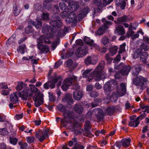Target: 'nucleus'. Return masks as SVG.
Segmentation results:
<instances>
[{"instance_id":"774afa93","label":"nucleus","mask_w":149,"mask_h":149,"mask_svg":"<svg viewBox=\"0 0 149 149\" xmlns=\"http://www.w3.org/2000/svg\"><path fill=\"white\" fill-rule=\"evenodd\" d=\"M48 94L50 100L52 101H53L54 99V97L53 95V93H51L50 92H49Z\"/></svg>"},{"instance_id":"f03ea898","label":"nucleus","mask_w":149,"mask_h":149,"mask_svg":"<svg viewBox=\"0 0 149 149\" xmlns=\"http://www.w3.org/2000/svg\"><path fill=\"white\" fill-rule=\"evenodd\" d=\"M50 24L53 27L52 29L50 26L45 25L42 28V32L43 33L47 34L45 36L43 35L45 38L53 37L54 35L59 36L63 32V30L60 29L62 26V23L60 20H54L50 22Z\"/></svg>"},{"instance_id":"c03bdc74","label":"nucleus","mask_w":149,"mask_h":149,"mask_svg":"<svg viewBox=\"0 0 149 149\" xmlns=\"http://www.w3.org/2000/svg\"><path fill=\"white\" fill-rule=\"evenodd\" d=\"M126 46V44L125 43H124L123 44L121 45L119 51V53L120 54L124 52L125 50V47Z\"/></svg>"},{"instance_id":"9b49d317","label":"nucleus","mask_w":149,"mask_h":149,"mask_svg":"<svg viewBox=\"0 0 149 149\" xmlns=\"http://www.w3.org/2000/svg\"><path fill=\"white\" fill-rule=\"evenodd\" d=\"M149 44L143 43L140 46V48L136 49L134 52V54L133 55V58H138L140 54L142 53V49H143L145 51H148L149 49Z\"/></svg>"},{"instance_id":"680f3d73","label":"nucleus","mask_w":149,"mask_h":149,"mask_svg":"<svg viewBox=\"0 0 149 149\" xmlns=\"http://www.w3.org/2000/svg\"><path fill=\"white\" fill-rule=\"evenodd\" d=\"M110 55V54H109V52L106 54V60L108 61L109 63L111 62L112 61V59L110 57H109V55Z\"/></svg>"},{"instance_id":"864d4df0","label":"nucleus","mask_w":149,"mask_h":149,"mask_svg":"<svg viewBox=\"0 0 149 149\" xmlns=\"http://www.w3.org/2000/svg\"><path fill=\"white\" fill-rule=\"evenodd\" d=\"M100 102L98 101L97 99H96L94 102L91 103V104L93 108L98 106L100 103Z\"/></svg>"},{"instance_id":"58836bf2","label":"nucleus","mask_w":149,"mask_h":149,"mask_svg":"<svg viewBox=\"0 0 149 149\" xmlns=\"http://www.w3.org/2000/svg\"><path fill=\"white\" fill-rule=\"evenodd\" d=\"M118 19V21L121 22H127L130 20L129 17L126 16L120 17Z\"/></svg>"},{"instance_id":"5fc2aeb1","label":"nucleus","mask_w":149,"mask_h":149,"mask_svg":"<svg viewBox=\"0 0 149 149\" xmlns=\"http://www.w3.org/2000/svg\"><path fill=\"white\" fill-rule=\"evenodd\" d=\"M59 44V42L58 41H56L52 42L51 45L52 50H54Z\"/></svg>"},{"instance_id":"de8ad7c7","label":"nucleus","mask_w":149,"mask_h":149,"mask_svg":"<svg viewBox=\"0 0 149 149\" xmlns=\"http://www.w3.org/2000/svg\"><path fill=\"white\" fill-rule=\"evenodd\" d=\"M85 130H90L91 128L90 122L88 121L85 122L84 125Z\"/></svg>"},{"instance_id":"5701e85b","label":"nucleus","mask_w":149,"mask_h":149,"mask_svg":"<svg viewBox=\"0 0 149 149\" xmlns=\"http://www.w3.org/2000/svg\"><path fill=\"white\" fill-rule=\"evenodd\" d=\"M137 25L138 24L136 23H134L131 24L126 34V36L127 37H129L133 35L134 33V32L132 31V29L135 30Z\"/></svg>"},{"instance_id":"7c9ffc66","label":"nucleus","mask_w":149,"mask_h":149,"mask_svg":"<svg viewBox=\"0 0 149 149\" xmlns=\"http://www.w3.org/2000/svg\"><path fill=\"white\" fill-rule=\"evenodd\" d=\"M89 12V8L88 7L84 8L82 10L79 16L81 18L86 15Z\"/></svg>"},{"instance_id":"f257e3e1","label":"nucleus","mask_w":149,"mask_h":149,"mask_svg":"<svg viewBox=\"0 0 149 149\" xmlns=\"http://www.w3.org/2000/svg\"><path fill=\"white\" fill-rule=\"evenodd\" d=\"M104 65V62L100 63L93 72L91 73H89L92 70V69H88L86 70L82 74L83 77H88L86 80L88 81H90L91 80L93 79H94L96 81H98L105 79L106 74L105 72L103 70Z\"/></svg>"},{"instance_id":"f3484780","label":"nucleus","mask_w":149,"mask_h":149,"mask_svg":"<svg viewBox=\"0 0 149 149\" xmlns=\"http://www.w3.org/2000/svg\"><path fill=\"white\" fill-rule=\"evenodd\" d=\"M48 134V131L45 130L43 132L39 131L36 133V137L40 142L43 141L47 137Z\"/></svg>"},{"instance_id":"e433bc0d","label":"nucleus","mask_w":149,"mask_h":149,"mask_svg":"<svg viewBox=\"0 0 149 149\" xmlns=\"http://www.w3.org/2000/svg\"><path fill=\"white\" fill-rule=\"evenodd\" d=\"M114 109L115 108L113 106L108 107L105 110V113H107L110 115H112L114 112Z\"/></svg>"},{"instance_id":"0e129e2a","label":"nucleus","mask_w":149,"mask_h":149,"mask_svg":"<svg viewBox=\"0 0 149 149\" xmlns=\"http://www.w3.org/2000/svg\"><path fill=\"white\" fill-rule=\"evenodd\" d=\"M62 63V62L61 61H58L55 63L54 66V68H58Z\"/></svg>"},{"instance_id":"72a5a7b5","label":"nucleus","mask_w":149,"mask_h":149,"mask_svg":"<svg viewBox=\"0 0 149 149\" xmlns=\"http://www.w3.org/2000/svg\"><path fill=\"white\" fill-rule=\"evenodd\" d=\"M59 6L61 10H70V8H71V6H70L69 5V8H67L64 2H61L59 4ZM74 6H72V7H73Z\"/></svg>"},{"instance_id":"1a4fd4ad","label":"nucleus","mask_w":149,"mask_h":149,"mask_svg":"<svg viewBox=\"0 0 149 149\" xmlns=\"http://www.w3.org/2000/svg\"><path fill=\"white\" fill-rule=\"evenodd\" d=\"M131 139L130 138H125L123 139L120 142H117L113 146H111V149H116V147L118 149H120L121 146L125 148L127 147L130 146Z\"/></svg>"},{"instance_id":"e2e57ef3","label":"nucleus","mask_w":149,"mask_h":149,"mask_svg":"<svg viewBox=\"0 0 149 149\" xmlns=\"http://www.w3.org/2000/svg\"><path fill=\"white\" fill-rule=\"evenodd\" d=\"M94 1L95 3L98 6H100L102 4L101 0H94Z\"/></svg>"},{"instance_id":"20e7f679","label":"nucleus","mask_w":149,"mask_h":149,"mask_svg":"<svg viewBox=\"0 0 149 149\" xmlns=\"http://www.w3.org/2000/svg\"><path fill=\"white\" fill-rule=\"evenodd\" d=\"M37 42L38 48L42 53H46L48 52L49 49L48 46L43 45V43L44 42L46 44H50L51 42L49 38H45L44 36H41L37 39Z\"/></svg>"},{"instance_id":"338daca9","label":"nucleus","mask_w":149,"mask_h":149,"mask_svg":"<svg viewBox=\"0 0 149 149\" xmlns=\"http://www.w3.org/2000/svg\"><path fill=\"white\" fill-rule=\"evenodd\" d=\"M90 95L91 97H95L98 96V93L96 92L92 91L91 92Z\"/></svg>"},{"instance_id":"473e14b6","label":"nucleus","mask_w":149,"mask_h":149,"mask_svg":"<svg viewBox=\"0 0 149 149\" xmlns=\"http://www.w3.org/2000/svg\"><path fill=\"white\" fill-rule=\"evenodd\" d=\"M74 109L75 111L77 113H81L83 111V108L79 104H77L75 105Z\"/></svg>"},{"instance_id":"79ce46f5","label":"nucleus","mask_w":149,"mask_h":149,"mask_svg":"<svg viewBox=\"0 0 149 149\" xmlns=\"http://www.w3.org/2000/svg\"><path fill=\"white\" fill-rule=\"evenodd\" d=\"M109 42V40L108 38L106 37H103L101 40L102 43L104 44V45L107 44Z\"/></svg>"},{"instance_id":"49530a36","label":"nucleus","mask_w":149,"mask_h":149,"mask_svg":"<svg viewBox=\"0 0 149 149\" xmlns=\"http://www.w3.org/2000/svg\"><path fill=\"white\" fill-rule=\"evenodd\" d=\"M70 10H64L61 13V17L63 18L65 17L69 13Z\"/></svg>"},{"instance_id":"a19ab883","label":"nucleus","mask_w":149,"mask_h":149,"mask_svg":"<svg viewBox=\"0 0 149 149\" xmlns=\"http://www.w3.org/2000/svg\"><path fill=\"white\" fill-rule=\"evenodd\" d=\"M13 13L14 15L17 16L18 15L20 12V9L18 7L15 6L13 8Z\"/></svg>"},{"instance_id":"c9c22d12","label":"nucleus","mask_w":149,"mask_h":149,"mask_svg":"<svg viewBox=\"0 0 149 149\" xmlns=\"http://www.w3.org/2000/svg\"><path fill=\"white\" fill-rule=\"evenodd\" d=\"M53 0H45L43 2V5L45 8L48 9L49 10L51 8V6L50 2H52Z\"/></svg>"},{"instance_id":"a211bd4d","label":"nucleus","mask_w":149,"mask_h":149,"mask_svg":"<svg viewBox=\"0 0 149 149\" xmlns=\"http://www.w3.org/2000/svg\"><path fill=\"white\" fill-rule=\"evenodd\" d=\"M97 57L96 55L88 56L85 60V62L86 65L94 64L98 61Z\"/></svg>"},{"instance_id":"dca6fc26","label":"nucleus","mask_w":149,"mask_h":149,"mask_svg":"<svg viewBox=\"0 0 149 149\" xmlns=\"http://www.w3.org/2000/svg\"><path fill=\"white\" fill-rule=\"evenodd\" d=\"M35 106L38 107L43 103V99L42 96L39 94L36 93L33 97Z\"/></svg>"},{"instance_id":"4468645a","label":"nucleus","mask_w":149,"mask_h":149,"mask_svg":"<svg viewBox=\"0 0 149 149\" xmlns=\"http://www.w3.org/2000/svg\"><path fill=\"white\" fill-rule=\"evenodd\" d=\"M124 64L121 63L118 65L115 66V68L116 69H119L122 68L120 71L121 74L123 75H128L131 70V68L130 66L125 65L124 66Z\"/></svg>"},{"instance_id":"393cba45","label":"nucleus","mask_w":149,"mask_h":149,"mask_svg":"<svg viewBox=\"0 0 149 149\" xmlns=\"http://www.w3.org/2000/svg\"><path fill=\"white\" fill-rule=\"evenodd\" d=\"M140 119H142V116H138L134 120H131L129 123V125L130 126H132L134 127H137L139 124L140 123Z\"/></svg>"},{"instance_id":"c756f323","label":"nucleus","mask_w":149,"mask_h":149,"mask_svg":"<svg viewBox=\"0 0 149 149\" xmlns=\"http://www.w3.org/2000/svg\"><path fill=\"white\" fill-rule=\"evenodd\" d=\"M63 102H67L68 104H70L73 103V100L71 96L70 95H66L62 99Z\"/></svg>"},{"instance_id":"8fccbe9b","label":"nucleus","mask_w":149,"mask_h":149,"mask_svg":"<svg viewBox=\"0 0 149 149\" xmlns=\"http://www.w3.org/2000/svg\"><path fill=\"white\" fill-rule=\"evenodd\" d=\"M18 144L20 146V148L21 149H25L28 146L27 144L26 143H22L19 142Z\"/></svg>"},{"instance_id":"2eb2a0df","label":"nucleus","mask_w":149,"mask_h":149,"mask_svg":"<svg viewBox=\"0 0 149 149\" xmlns=\"http://www.w3.org/2000/svg\"><path fill=\"white\" fill-rule=\"evenodd\" d=\"M88 49L86 46L79 48L75 52V54L78 57H80L86 55L88 53Z\"/></svg>"},{"instance_id":"37998d69","label":"nucleus","mask_w":149,"mask_h":149,"mask_svg":"<svg viewBox=\"0 0 149 149\" xmlns=\"http://www.w3.org/2000/svg\"><path fill=\"white\" fill-rule=\"evenodd\" d=\"M25 85L22 82H19L18 83V85L16 87V89L17 91H21L23 88V86Z\"/></svg>"},{"instance_id":"7ed1b4c3","label":"nucleus","mask_w":149,"mask_h":149,"mask_svg":"<svg viewBox=\"0 0 149 149\" xmlns=\"http://www.w3.org/2000/svg\"><path fill=\"white\" fill-rule=\"evenodd\" d=\"M58 110L61 112H63L64 118L61 119L62 125L63 126L66 125V123H68L72 119L74 116V113L73 112H70L67 110L65 107L62 104H60L57 106Z\"/></svg>"},{"instance_id":"0eeeda50","label":"nucleus","mask_w":149,"mask_h":149,"mask_svg":"<svg viewBox=\"0 0 149 149\" xmlns=\"http://www.w3.org/2000/svg\"><path fill=\"white\" fill-rule=\"evenodd\" d=\"M148 82V81L146 78L141 76L136 77L134 80V84L141 90H143L145 88Z\"/></svg>"},{"instance_id":"4be33fe9","label":"nucleus","mask_w":149,"mask_h":149,"mask_svg":"<svg viewBox=\"0 0 149 149\" xmlns=\"http://www.w3.org/2000/svg\"><path fill=\"white\" fill-rule=\"evenodd\" d=\"M84 41L85 42L90 45L91 47V49L94 48L95 49H98L99 46L96 43H93V41L92 39H91L89 37H86L84 38Z\"/></svg>"},{"instance_id":"423d86ee","label":"nucleus","mask_w":149,"mask_h":149,"mask_svg":"<svg viewBox=\"0 0 149 149\" xmlns=\"http://www.w3.org/2000/svg\"><path fill=\"white\" fill-rule=\"evenodd\" d=\"M30 90L28 88H26L22 91L19 92V94L22 93V95L21 96L22 99L26 100L28 97H31L33 95V94L36 93L38 91V89L34 85L30 84Z\"/></svg>"},{"instance_id":"9d476101","label":"nucleus","mask_w":149,"mask_h":149,"mask_svg":"<svg viewBox=\"0 0 149 149\" xmlns=\"http://www.w3.org/2000/svg\"><path fill=\"white\" fill-rule=\"evenodd\" d=\"M102 21L104 23V25L100 27L95 32L96 36H100L102 35L104 32L107 29L109 26L111 25L112 23L111 22L106 20L104 18L102 19Z\"/></svg>"},{"instance_id":"ea45409f","label":"nucleus","mask_w":149,"mask_h":149,"mask_svg":"<svg viewBox=\"0 0 149 149\" xmlns=\"http://www.w3.org/2000/svg\"><path fill=\"white\" fill-rule=\"evenodd\" d=\"M16 35L14 34L8 39L6 43L8 44H10L15 41Z\"/></svg>"},{"instance_id":"603ef678","label":"nucleus","mask_w":149,"mask_h":149,"mask_svg":"<svg viewBox=\"0 0 149 149\" xmlns=\"http://www.w3.org/2000/svg\"><path fill=\"white\" fill-rule=\"evenodd\" d=\"M17 139L14 138H10V142L13 145H15L17 142Z\"/></svg>"},{"instance_id":"3c124183","label":"nucleus","mask_w":149,"mask_h":149,"mask_svg":"<svg viewBox=\"0 0 149 149\" xmlns=\"http://www.w3.org/2000/svg\"><path fill=\"white\" fill-rule=\"evenodd\" d=\"M42 19L46 21L49 20V15L48 13H43L41 16Z\"/></svg>"},{"instance_id":"a878e982","label":"nucleus","mask_w":149,"mask_h":149,"mask_svg":"<svg viewBox=\"0 0 149 149\" xmlns=\"http://www.w3.org/2000/svg\"><path fill=\"white\" fill-rule=\"evenodd\" d=\"M115 33L118 35H122L125 33V31L124 28L123 26H118L116 28Z\"/></svg>"},{"instance_id":"f8f14e48","label":"nucleus","mask_w":149,"mask_h":149,"mask_svg":"<svg viewBox=\"0 0 149 149\" xmlns=\"http://www.w3.org/2000/svg\"><path fill=\"white\" fill-rule=\"evenodd\" d=\"M74 7H71L70 10L69 15L66 19V21L67 23H74L77 22V17L73 11H75L77 9L74 10Z\"/></svg>"},{"instance_id":"052dcab7","label":"nucleus","mask_w":149,"mask_h":149,"mask_svg":"<svg viewBox=\"0 0 149 149\" xmlns=\"http://www.w3.org/2000/svg\"><path fill=\"white\" fill-rule=\"evenodd\" d=\"M9 91L8 89L3 90L1 92V94L3 95H7L9 93Z\"/></svg>"},{"instance_id":"bf43d9fd","label":"nucleus","mask_w":149,"mask_h":149,"mask_svg":"<svg viewBox=\"0 0 149 149\" xmlns=\"http://www.w3.org/2000/svg\"><path fill=\"white\" fill-rule=\"evenodd\" d=\"M7 88L8 86L6 84L3 83L0 84V89H6Z\"/></svg>"},{"instance_id":"69168bd1","label":"nucleus","mask_w":149,"mask_h":149,"mask_svg":"<svg viewBox=\"0 0 149 149\" xmlns=\"http://www.w3.org/2000/svg\"><path fill=\"white\" fill-rule=\"evenodd\" d=\"M120 60V55L118 54L117 55L116 57L114 59L113 62L114 63L118 62Z\"/></svg>"},{"instance_id":"4c0bfd02","label":"nucleus","mask_w":149,"mask_h":149,"mask_svg":"<svg viewBox=\"0 0 149 149\" xmlns=\"http://www.w3.org/2000/svg\"><path fill=\"white\" fill-rule=\"evenodd\" d=\"M26 49V46L24 44H22L19 46L17 48L18 52L23 54L24 53V50Z\"/></svg>"},{"instance_id":"4d7b16f0","label":"nucleus","mask_w":149,"mask_h":149,"mask_svg":"<svg viewBox=\"0 0 149 149\" xmlns=\"http://www.w3.org/2000/svg\"><path fill=\"white\" fill-rule=\"evenodd\" d=\"M34 140L33 137H26V141L27 142L31 143L33 142Z\"/></svg>"},{"instance_id":"6e6552de","label":"nucleus","mask_w":149,"mask_h":149,"mask_svg":"<svg viewBox=\"0 0 149 149\" xmlns=\"http://www.w3.org/2000/svg\"><path fill=\"white\" fill-rule=\"evenodd\" d=\"M38 18H36V22L32 21H29V25L25 29V32L26 33H29L32 31V28L30 25H33L37 29L40 28L42 26V22Z\"/></svg>"},{"instance_id":"ddd939ff","label":"nucleus","mask_w":149,"mask_h":149,"mask_svg":"<svg viewBox=\"0 0 149 149\" xmlns=\"http://www.w3.org/2000/svg\"><path fill=\"white\" fill-rule=\"evenodd\" d=\"M117 84V82L114 80L107 82L104 86V89L106 94H109L110 91L113 89L114 86L112 85L115 86Z\"/></svg>"},{"instance_id":"cd10ccee","label":"nucleus","mask_w":149,"mask_h":149,"mask_svg":"<svg viewBox=\"0 0 149 149\" xmlns=\"http://www.w3.org/2000/svg\"><path fill=\"white\" fill-rule=\"evenodd\" d=\"M141 70V65H138L137 67L134 66L132 68V74L134 76L137 75Z\"/></svg>"},{"instance_id":"aec40b11","label":"nucleus","mask_w":149,"mask_h":149,"mask_svg":"<svg viewBox=\"0 0 149 149\" xmlns=\"http://www.w3.org/2000/svg\"><path fill=\"white\" fill-rule=\"evenodd\" d=\"M19 92H16L11 94L10 97V100L11 102L13 104H15L17 102L18 100V95L22 99L21 96L22 95V93L19 94Z\"/></svg>"},{"instance_id":"09e8293b","label":"nucleus","mask_w":149,"mask_h":149,"mask_svg":"<svg viewBox=\"0 0 149 149\" xmlns=\"http://www.w3.org/2000/svg\"><path fill=\"white\" fill-rule=\"evenodd\" d=\"M89 130H85L84 135L85 136L89 137H91L92 134Z\"/></svg>"},{"instance_id":"a18cd8bd","label":"nucleus","mask_w":149,"mask_h":149,"mask_svg":"<svg viewBox=\"0 0 149 149\" xmlns=\"http://www.w3.org/2000/svg\"><path fill=\"white\" fill-rule=\"evenodd\" d=\"M116 4L117 6H120V8L122 9H124L125 7V2L124 1H123L121 3L116 2Z\"/></svg>"},{"instance_id":"b1692460","label":"nucleus","mask_w":149,"mask_h":149,"mask_svg":"<svg viewBox=\"0 0 149 149\" xmlns=\"http://www.w3.org/2000/svg\"><path fill=\"white\" fill-rule=\"evenodd\" d=\"M62 79L61 76L55 77L53 79L52 83L51 84H49V86L51 88H53L55 86V84L57 81H58V84H57L58 86H60L61 84Z\"/></svg>"},{"instance_id":"412c9836","label":"nucleus","mask_w":149,"mask_h":149,"mask_svg":"<svg viewBox=\"0 0 149 149\" xmlns=\"http://www.w3.org/2000/svg\"><path fill=\"white\" fill-rule=\"evenodd\" d=\"M120 86V89L117 90L116 93L117 96L119 97L123 96L125 94L126 92V86L125 84L121 83Z\"/></svg>"},{"instance_id":"39448f33","label":"nucleus","mask_w":149,"mask_h":149,"mask_svg":"<svg viewBox=\"0 0 149 149\" xmlns=\"http://www.w3.org/2000/svg\"><path fill=\"white\" fill-rule=\"evenodd\" d=\"M77 78L76 77L73 76L65 79L62 86L63 90L64 91H66L71 85L74 86V89L76 90L78 89L79 88V86L77 84Z\"/></svg>"},{"instance_id":"2f4dec72","label":"nucleus","mask_w":149,"mask_h":149,"mask_svg":"<svg viewBox=\"0 0 149 149\" xmlns=\"http://www.w3.org/2000/svg\"><path fill=\"white\" fill-rule=\"evenodd\" d=\"M140 56V60L142 62H145L146 61L148 56V54L146 52H144L142 53Z\"/></svg>"},{"instance_id":"c85d7f7f","label":"nucleus","mask_w":149,"mask_h":149,"mask_svg":"<svg viewBox=\"0 0 149 149\" xmlns=\"http://www.w3.org/2000/svg\"><path fill=\"white\" fill-rule=\"evenodd\" d=\"M82 93L77 90L75 91L73 93V97L74 99L77 100H80L82 97Z\"/></svg>"},{"instance_id":"f704fd0d","label":"nucleus","mask_w":149,"mask_h":149,"mask_svg":"<svg viewBox=\"0 0 149 149\" xmlns=\"http://www.w3.org/2000/svg\"><path fill=\"white\" fill-rule=\"evenodd\" d=\"M117 46H111L109 48V54L111 56H113L117 52L118 50Z\"/></svg>"},{"instance_id":"bb28decb","label":"nucleus","mask_w":149,"mask_h":149,"mask_svg":"<svg viewBox=\"0 0 149 149\" xmlns=\"http://www.w3.org/2000/svg\"><path fill=\"white\" fill-rule=\"evenodd\" d=\"M63 1L67 2L68 3L70 6H74V9L75 10L77 9L79 7V4L76 1H73L72 0H61Z\"/></svg>"},{"instance_id":"13d9d810","label":"nucleus","mask_w":149,"mask_h":149,"mask_svg":"<svg viewBox=\"0 0 149 149\" xmlns=\"http://www.w3.org/2000/svg\"><path fill=\"white\" fill-rule=\"evenodd\" d=\"M8 133V132L6 129L5 128H3L0 129V134L1 135H5L6 134Z\"/></svg>"},{"instance_id":"6ab92c4d","label":"nucleus","mask_w":149,"mask_h":149,"mask_svg":"<svg viewBox=\"0 0 149 149\" xmlns=\"http://www.w3.org/2000/svg\"><path fill=\"white\" fill-rule=\"evenodd\" d=\"M93 113L96 116L97 118L99 120H101L102 119V117L106 114L102 112V111L100 109L97 108L94 109L93 111Z\"/></svg>"},{"instance_id":"6e6d98bb","label":"nucleus","mask_w":149,"mask_h":149,"mask_svg":"<svg viewBox=\"0 0 149 149\" xmlns=\"http://www.w3.org/2000/svg\"><path fill=\"white\" fill-rule=\"evenodd\" d=\"M33 56H26L23 57L22 59V60L26 61L32 59L33 58Z\"/></svg>"}]
</instances>
